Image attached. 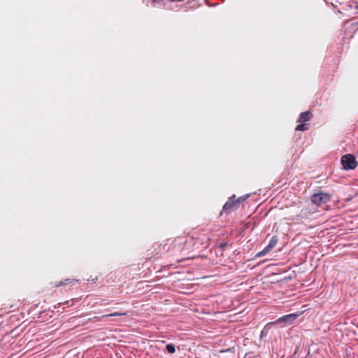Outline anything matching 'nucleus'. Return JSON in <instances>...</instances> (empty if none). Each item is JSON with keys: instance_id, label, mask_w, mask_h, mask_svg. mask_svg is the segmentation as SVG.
I'll use <instances>...</instances> for the list:
<instances>
[{"instance_id": "obj_1", "label": "nucleus", "mask_w": 358, "mask_h": 358, "mask_svg": "<svg viewBox=\"0 0 358 358\" xmlns=\"http://www.w3.org/2000/svg\"><path fill=\"white\" fill-rule=\"evenodd\" d=\"M341 162L345 170H353L358 164L355 157L351 154H347L342 156Z\"/></svg>"}, {"instance_id": "obj_7", "label": "nucleus", "mask_w": 358, "mask_h": 358, "mask_svg": "<svg viewBox=\"0 0 358 358\" xmlns=\"http://www.w3.org/2000/svg\"><path fill=\"white\" fill-rule=\"evenodd\" d=\"M166 350L170 354H173L176 352V346L173 343H169L166 345Z\"/></svg>"}, {"instance_id": "obj_3", "label": "nucleus", "mask_w": 358, "mask_h": 358, "mask_svg": "<svg viewBox=\"0 0 358 358\" xmlns=\"http://www.w3.org/2000/svg\"><path fill=\"white\" fill-rule=\"evenodd\" d=\"M299 314L298 313H291L288 315H283L279 318H278L273 324H282L283 326L290 325L293 324V322L296 320L299 317Z\"/></svg>"}, {"instance_id": "obj_12", "label": "nucleus", "mask_w": 358, "mask_h": 358, "mask_svg": "<svg viewBox=\"0 0 358 358\" xmlns=\"http://www.w3.org/2000/svg\"><path fill=\"white\" fill-rule=\"evenodd\" d=\"M227 246H228L227 243H221L220 245V248H222V250L225 249Z\"/></svg>"}, {"instance_id": "obj_11", "label": "nucleus", "mask_w": 358, "mask_h": 358, "mask_svg": "<svg viewBox=\"0 0 358 358\" xmlns=\"http://www.w3.org/2000/svg\"><path fill=\"white\" fill-rule=\"evenodd\" d=\"M71 281L70 279H66L64 280V281H61L59 285H57V286H60V285H66L69 283H70Z\"/></svg>"}, {"instance_id": "obj_13", "label": "nucleus", "mask_w": 358, "mask_h": 358, "mask_svg": "<svg viewBox=\"0 0 358 358\" xmlns=\"http://www.w3.org/2000/svg\"><path fill=\"white\" fill-rule=\"evenodd\" d=\"M206 2H207L208 5V6H210V5L208 3V0H206ZM216 5H217V3H214V4L211 5V6H216Z\"/></svg>"}, {"instance_id": "obj_4", "label": "nucleus", "mask_w": 358, "mask_h": 358, "mask_svg": "<svg viewBox=\"0 0 358 358\" xmlns=\"http://www.w3.org/2000/svg\"><path fill=\"white\" fill-rule=\"evenodd\" d=\"M278 243V238L276 236H273L268 244L260 252H259L255 257H260L266 255L271 249H273Z\"/></svg>"}, {"instance_id": "obj_6", "label": "nucleus", "mask_w": 358, "mask_h": 358, "mask_svg": "<svg viewBox=\"0 0 358 358\" xmlns=\"http://www.w3.org/2000/svg\"><path fill=\"white\" fill-rule=\"evenodd\" d=\"M311 113L309 111L303 112L300 114L298 122H308L310 119Z\"/></svg>"}, {"instance_id": "obj_15", "label": "nucleus", "mask_w": 358, "mask_h": 358, "mask_svg": "<svg viewBox=\"0 0 358 358\" xmlns=\"http://www.w3.org/2000/svg\"><path fill=\"white\" fill-rule=\"evenodd\" d=\"M183 0H176V1H182Z\"/></svg>"}, {"instance_id": "obj_9", "label": "nucleus", "mask_w": 358, "mask_h": 358, "mask_svg": "<svg viewBox=\"0 0 358 358\" xmlns=\"http://www.w3.org/2000/svg\"><path fill=\"white\" fill-rule=\"evenodd\" d=\"M308 124H298L296 127V131H306L308 129Z\"/></svg>"}, {"instance_id": "obj_10", "label": "nucleus", "mask_w": 358, "mask_h": 358, "mask_svg": "<svg viewBox=\"0 0 358 358\" xmlns=\"http://www.w3.org/2000/svg\"><path fill=\"white\" fill-rule=\"evenodd\" d=\"M248 197V195L246 196H241L239 197L238 199H235V202L236 203V205L239 204L241 202L243 201L244 200H245V199Z\"/></svg>"}, {"instance_id": "obj_2", "label": "nucleus", "mask_w": 358, "mask_h": 358, "mask_svg": "<svg viewBox=\"0 0 358 358\" xmlns=\"http://www.w3.org/2000/svg\"><path fill=\"white\" fill-rule=\"evenodd\" d=\"M331 195L327 193L320 192L311 196V201L317 206H321L330 201Z\"/></svg>"}, {"instance_id": "obj_8", "label": "nucleus", "mask_w": 358, "mask_h": 358, "mask_svg": "<svg viewBox=\"0 0 358 358\" xmlns=\"http://www.w3.org/2000/svg\"><path fill=\"white\" fill-rule=\"evenodd\" d=\"M127 313H119V312H114L113 313H110L106 315H103L102 317H115V316H120V315H127Z\"/></svg>"}, {"instance_id": "obj_14", "label": "nucleus", "mask_w": 358, "mask_h": 358, "mask_svg": "<svg viewBox=\"0 0 358 358\" xmlns=\"http://www.w3.org/2000/svg\"><path fill=\"white\" fill-rule=\"evenodd\" d=\"M355 8H356L357 11L358 12V5L356 6Z\"/></svg>"}, {"instance_id": "obj_5", "label": "nucleus", "mask_w": 358, "mask_h": 358, "mask_svg": "<svg viewBox=\"0 0 358 358\" xmlns=\"http://www.w3.org/2000/svg\"><path fill=\"white\" fill-rule=\"evenodd\" d=\"M236 196L232 195L223 206L222 211L227 213H229L234 206H236L235 202Z\"/></svg>"}]
</instances>
